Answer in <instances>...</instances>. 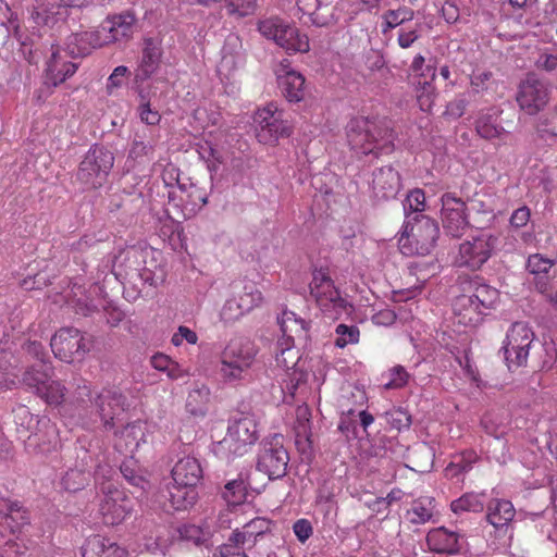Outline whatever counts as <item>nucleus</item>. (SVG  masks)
Segmentation results:
<instances>
[{
	"instance_id": "obj_1",
	"label": "nucleus",
	"mask_w": 557,
	"mask_h": 557,
	"mask_svg": "<svg viewBox=\"0 0 557 557\" xmlns=\"http://www.w3.org/2000/svg\"><path fill=\"white\" fill-rule=\"evenodd\" d=\"M499 301L497 288L479 281H471L468 288L453 302L455 322L465 327H475L496 308Z\"/></svg>"
},
{
	"instance_id": "obj_2",
	"label": "nucleus",
	"mask_w": 557,
	"mask_h": 557,
	"mask_svg": "<svg viewBox=\"0 0 557 557\" xmlns=\"http://www.w3.org/2000/svg\"><path fill=\"white\" fill-rule=\"evenodd\" d=\"M346 135L348 145L356 153L377 158L394 151V132L382 122L354 117L346 126Z\"/></svg>"
},
{
	"instance_id": "obj_3",
	"label": "nucleus",
	"mask_w": 557,
	"mask_h": 557,
	"mask_svg": "<svg viewBox=\"0 0 557 557\" xmlns=\"http://www.w3.org/2000/svg\"><path fill=\"white\" fill-rule=\"evenodd\" d=\"M438 235L440 228L435 220L417 214L412 221H406L398 246L405 256H426L435 247Z\"/></svg>"
},
{
	"instance_id": "obj_4",
	"label": "nucleus",
	"mask_w": 557,
	"mask_h": 557,
	"mask_svg": "<svg viewBox=\"0 0 557 557\" xmlns=\"http://www.w3.org/2000/svg\"><path fill=\"white\" fill-rule=\"evenodd\" d=\"M257 354L258 348L251 339L246 337L231 339L220 355L219 373L223 381L243 380Z\"/></svg>"
},
{
	"instance_id": "obj_5",
	"label": "nucleus",
	"mask_w": 557,
	"mask_h": 557,
	"mask_svg": "<svg viewBox=\"0 0 557 557\" xmlns=\"http://www.w3.org/2000/svg\"><path fill=\"white\" fill-rule=\"evenodd\" d=\"M498 242V236L487 231L470 235L459 244L454 258L455 265L471 271L480 270L495 255Z\"/></svg>"
},
{
	"instance_id": "obj_6",
	"label": "nucleus",
	"mask_w": 557,
	"mask_h": 557,
	"mask_svg": "<svg viewBox=\"0 0 557 557\" xmlns=\"http://www.w3.org/2000/svg\"><path fill=\"white\" fill-rule=\"evenodd\" d=\"M113 164V153L103 146L94 145L81 161L76 180L86 190L101 188L107 183Z\"/></svg>"
},
{
	"instance_id": "obj_7",
	"label": "nucleus",
	"mask_w": 557,
	"mask_h": 557,
	"mask_svg": "<svg viewBox=\"0 0 557 557\" xmlns=\"http://www.w3.org/2000/svg\"><path fill=\"white\" fill-rule=\"evenodd\" d=\"M255 123L256 137L263 145L275 146L280 139L288 138L294 133L293 123L275 102L259 108L255 114Z\"/></svg>"
},
{
	"instance_id": "obj_8",
	"label": "nucleus",
	"mask_w": 557,
	"mask_h": 557,
	"mask_svg": "<svg viewBox=\"0 0 557 557\" xmlns=\"http://www.w3.org/2000/svg\"><path fill=\"white\" fill-rule=\"evenodd\" d=\"M258 29L263 37L273 40L288 54L306 53L310 50L307 34L301 33L295 25L280 17H269L260 21Z\"/></svg>"
},
{
	"instance_id": "obj_9",
	"label": "nucleus",
	"mask_w": 557,
	"mask_h": 557,
	"mask_svg": "<svg viewBox=\"0 0 557 557\" xmlns=\"http://www.w3.org/2000/svg\"><path fill=\"white\" fill-rule=\"evenodd\" d=\"M259 440L258 422L252 413H240L228 426L221 445L233 456H244Z\"/></svg>"
},
{
	"instance_id": "obj_10",
	"label": "nucleus",
	"mask_w": 557,
	"mask_h": 557,
	"mask_svg": "<svg viewBox=\"0 0 557 557\" xmlns=\"http://www.w3.org/2000/svg\"><path fill=\"white\" fill-rule=\"evenodd\" d=\"M100 491L102 498L98 512L104 525L115 527L131 517L134 502L125 491L120 490L112 482L102 483Z\"/></svg>"
},
{
	"instance_id": "obj_11",
	"label": "nucleus",
	"mask_w": 557,
	"mask_h": 557,
	"mask_svg": "<svg viewBox=\"0 0 557 557\" xmlns=\"http://www.w3.org/2000/svg\"><path fill=\"white\" fill-rule=\"evenodd\" d=\"M309 287L311 296L324 313L336 319L346 312L348 302L341 296L326 270H315Z\"/></svg>"
},
{
	"instance_id": "obj_12",
	"label": "nucleus",
	"mask_w": 557,
	"mask_h": 557,
	"mask_svg": "<svg viewBox=\"0 0 557 557\" xmlns=\"http://www.w3.org/2000/svg\"><path fill=\"white\" fill-rule=\"evenodd\" d=\"M533 343L534 333L525 323L516 322L509 327L503 350L507 367L510 371L527 366Z\"/></svg>"
},
{
	"instance_id": "obj_13",
	"label": "nucleus",
	"mask_w": 557,
	"mask_h": 557,
	"mask_svg": "<svg viewBox=\"0 0 557 557\" xmlns=\"http://www.w3.org/2000/svg\"><path fill=\"white\" fill-rule=\"evenodd\" d=\"M55 358L64 362H73L84 358L90 346L79 330L75 327L60 329L50 341Z\"/></svg>"
},
{
	"instance_id": "obj_14",
	"label": "nucleus",
	"mask_w": 557,
	"mask_h": 557,
	"mask_svg": "<svg viewBox=\"0 0 557 557\" xmlns=\"http://www.w3.org/2000/svg\"><path fill=\"white\" fill-rule=\"evenodd\" d=\"M283 441L282 435L275 434L264 442L258 456V469L268 474L271 480L283 478L287 472L289 455Z\"/></svg>"
},
{
	"instance_id": "obj_15",
	"label": "nucleus",
	"mask_w": 557,
	"mask_h": 557,
	"mask_svg": "<svg viewBox=\"0 0 557 557\" xmlns=\"http://www.w3.org/2000/svg\"><path fill=\"white\" fill-rule=\"evenodd\" d=\"M516 99L523 111L534 115L542 111L549 101L548 86L536 74L529 73L520 83Z\"/></svg>"
},
{
	"instance_id": "obj_16",
	"label": "nucleus",
	"mask_w": 557,
	"mask_h": 557,
	"mask_svg": "<svg viewBox=\"0 0 557 557\" xmlns=\"http://www.w3.org/2000/svg\"><path fill=\"white\" fill-rule=\"evenodd\" d=\"M441 202V220L444 231L453 237L462 236L470 225L466 202L451 193L442 195Z\"/></svg>"
},
{
	"instance_id": "obj_17",
	"label": "nucleus",
	"mask_w": 557,
	"mask_h": 557,
	"mask_svg": "<svg viewBox=\"0 0 557 557\" xmlns=\"http://www.w3.org/2000/svg\"><path fill=\"white\" fill-rule=\"evenodd\" d=\"M516 516V509L510 500L493 498L486 506L485 519L493 527L495 537L502 539L510 534L511 522Z\"/></svg>"
},
{
	"instance_id": "obj_18",
	"label": "nucleus",
	"mask_w": 557,
	"mask_h": 557,
	"mask_svg": "<svg viewBox=\"0 0 557 557\" xmlns=\"http://www.w3.org/2000/svg\"><path fill=\"white\" fill-rule=\"evenodd\" d=\"M556 260L547 258L542 253H532L525 262V270L533 276V284L536 290L543 295L552 289V284L556 276L554 269Z\"/></svg>"
},
{
	"instance_id": "obj_19",
	"label": "nucleus",
	"mask_w": 557,
	"mask_h": 557,
	"mask_svg": "<svg viewBox=\"0 0 557 557\" xmlns=\"http://www.w3.org/2000/svg\"><path fill=\"white\" fill-rule=\"evenodd\" d=\"M136 17L132 12L108 16L101 24L102 35L107 45L128 40L134 33Z\"/></svg>"
},
{
	"instance_id": "obj_20",
	"label": "nucleus",
	"mask_w": 557,
	"mask_h": 557,
	"mask_svg": "<svg viewBox=\"0 0 557 557\" xmlns=\"http://www.w3.org/2000/svg\"><path fill=\"white\" fill-rule=\"evenodd\" d=\"M400 187V175L392 166H382L373 172L371 189L376 198H394Z\"/></svg>"
},
{
	"instance_id": "obj_21",
	"label": "nucleus",
	"mask_w": 557,
	"mask_h": 557,
	"mask_svg": "<svg viewBox=\"0 0 557 557\" xmlns=\"http://www.w3.org/2000/svg\"><path fill=\"white\" fill-rule=\"evenodd\" d=\"M83 557H128V550L110 537L95 534L86 539Z\"/></svg>"
},
{
	"instance_id": "obj_22",
	"label": "nucleus",
	"mask_w": 557,
	"mask_h": 557,
	"mask_svg": "<svg viewBox=\"0 0 557 557\" xmlns=\"http://www.w3.org/2000/svg\"><path fill=\"white\" fill-rule=\"evenodd\" d=\"M100 25L90 30L72 34L67 39V50L73 57H85L94 49L106 46Z\"/></svg>"
},
{
	"instance_id": "obj_23",
	"label": "nucleus",
	"mask_w": 557,
	"mask_h": 557,
	"mask_svg": "<svg viewBox=\"0 0 557 557\" xmlns=\"http://www.w3.org/2000/svg\"><path fill=\"white\" fill-rule=\"evenodd\" d=\"M460 535L445 527L434 528L426 534L429 549L436 554L454 555L460 550Z\"/></svg>"
},
{
	"instance_id": "obj_24",
	"label": "nucleus",
	"mask_w": 557,
	"mask_h": 557,
	"mask_svg": "<svg viewBox=\"0 0 557 557\" xmlns=\"http://www.w3.org/2000/svg\"><path fill=\"white\" fill-rule=\"evenodd\" d=\"M0 516L3 524L7 525L12 534L21 533L22 529L29 524V513L17 502H11L7 498H0Z\"/></svg>"
},
{
	"instance_id": "obj_25",
	"label": "nucleus",
	"mask_w": 557,
	"mask_h": 557,
	"mask_svg": "<svg viewBox=\"0 0 557 557\" xmlns=\"http://www.w3.org/2000/svg\"><path fill=\"white\" fill-rule=\"evenodd\" d=\"M172 478L177 484L195 487L202 478L198 459L189 456L180 459L172 469Z\"/></svg>"
},
{
	"instance_id": "obj_26",
	"label": "nucleus",
	"mask_w": 557,
	"mask_h": 557,
	"mask_svg": "<svg viewBox=\"0 0 557 557\" xmlns=\"http://www.w3.org/2000/svg\"><path fill=\"white\" fill-rule=\"evenodd\" d=\"M270 529V521L262 517H256L243 525L242 530H235L230 542L236 547L255 545L256 539L264 534Z\"/></svg>"
},
{
	"instance_id": "obj_27",
	"label": "nucleus",
	"mask_w": 557,
	"mask_h": 557,
	"mask_svg": "<svg viewBox=\"0 0 557 557\" xmlns=\"http://www.w3.org/2000/svg\"><path fill=\"white\" fill-rule=\"evenodd\" d=\"M115 448L121 453L133 454L141 441H145V428L140 421L127 423L115 433Z\"/></svg>"
},
{
	"instance_id": "obj_28",
	"label": "nucleus",
	"mask_w": 557,
	"mask_h": 557,
	"mask_svg": "<svg viewBox=\"0 0 557 557\" xmlns=\"http://www.w3.org/2000/svg\"><path fill=\"white\" fill-rule=\"evenodd\" d=\"M162 496L169 502V504H163L165 510H186L195 504L197 493L195 487L183 486L174 482L166 488V494Z\"/></svg>"
},
{
	"instance_id": "obj_29",
	"label": "nucleus",
	"mask_w": 557,
	"mask_h": 557,
	"mask_svg": "<svg viewBox=\"0 0 557 557\" xmlns=\"http://www.w3.org/2000/svg\"><path fill=\"white\" fill-rule=\"evenodd\" d=\"M76 70V64L64 60L59 52L53 51L47 62L46 82L55 87L73 76Z\"/></svg>"
},
{
	"instance_id": "obj_30",
	"label": "nucleus",
	"mask_w": 557,
	"mask_h": 557,
	"mask_svg": "<svg viewBox=\"0 0 557 557\" xmlns=\"http://www.w3.org/2000/svg\"><path fill=\"white\" fill-rule=\"evenodd\" d=\"M210 403V388L206 384L196 383L187 394L185 409L195 418H203L209 411Z\"/></svg>"
},
{
	"instance_id": "obj_31",
	"label": "nucleus",
	"mask_w": 557,
	"mask_h": 557,
	"mask_svg": "<svg viewBox=\"0 0 557 557\" xmlns=\"http://www.w3.org/2000/svg\"><path fill=\"white\" fill-rule=\"evenodd\" d=\"M296 4L317 26H325L332 21V7L327 0H296Z\"/></svg>"
},
{
	"instance_id": "obj_32",
	"label": "nucleus",
	"mask_w": 557,
	"mask_h": 557,
	"mask_svg": "<svg viewBox=\"0 0 557 557\" xmlns=\"http://www.w3.org/2000/svg\"><path fill=\"white\" fill-rule=\"evenodd\" d=\"M122 405L123 396L116 392L103 391L98 395L96 406L98 407L99 414L106 429H111L114 425V416L117 410L121 409Z\"/></svg>"
},
{
	"instance_id": "obj_33",
	"label": "nucleus",
	"mask_w": 557,
	"mask_h": 557,
	"mask_svg": "<svg viewBox=\"0 0 557 557\" xmlns=\"http://www.w3.org/2000/svg\"><path fill=\"white\" fill-rule=\"evenodd\" d=\"M283 96L288 102H300L306 96V79L299 72L281 74L277 79Z\"/></svg>"
},
{
	"instance_id": "obj_34",
	"label": "nucleus",
	"mask_w": 557,
	"mask_h": 557,
	"mask_svg": "<svg viewBox=\"0 0 557 557\" xmlns=\"http://www.w3.org/2000/svg\"><path fill=\"white\" fill-rule=\"evenodd\" d=\"M54 376L51 362H42L28 367L22 376V382L35 394Z\"/></svg>"
},
{
	"instance_id": "obj_35",
	"label": "nucleus",
	"mask_w": 557,
	"mask_h": 557,
	"mask_svg": "<svg viewBox=\"0 0 557 557\" xmlns=\"http://www.w3.org/2000/svg\"><path fill=\"white\" fill-rule=\"evenodd\" d=\"M54 376L51 362H42L28 367L22 376V382L35 394Z\"/></svg>"
},
{
	"instance_id": "obj_36",
	"label": "nucleus",
	"mask_w": 557,
	"mask_h": 557,
	"mask_svg": "<svg viewBox=\"0 0 557 557\" xmlns=\"http://www.w3.org/2000/svg\"><path fill=\"white\" fill-rule=\"evenodd\" d=\"M65 8L64 0H35L32 17L37 25L50 26Z\"/></svg>"
},
{
	"instance_id": "obj_37",
	"label": "nucleus",
	"mask_w": 557,
	"mask_h": 557,
	"mask_svg": "<svg viewBox=\"0 0 557 557\" xmlns=\"http://www.w3.org/2000/svg\"><path fill=\"white\" fill-rule=\"evenodd\" d=\"M435 512V499L431 496H421L414 499L405 513L406 520L411 524H424L432 520Z\"/></svg>"
},
{
	"instance_id": "obj_38",
	"label": "nucleus",
	"mask_w": 557,
	"mask_h": 557,
	"mask_svg": "<svg viewBox=\"0 0 557 557\" xmlns=\"http://www.w3.org/2000/svg\"><path fill=\"white\" fill-rule=\"evenodd\" d=\"M281 331L283 333V341L287 345H294L295 337H302L306 335V322L297 318L293 311H283L281 318H278Z\"/></svg>"
},
{
	"instance_id": "obj_39",
	"label": "nucleus",
	"mask_w": 557,
	"mask_h": 557,
	"mask_svg": "<svg viewBox=\"0 0 557 557\" xmlns=\"http://www.w3.org/2000/svg\"><path fill=\"white\" fill-rule=\"evenodd\" d=\"M160 58V49L148 44L143 50L141 60L136 70V81L144 82L154 74L159 67Z\"/></svg>"
},
{
	"instance_id": "obj_40",
	"label": "nucleus",
	"mask_w": 557,
	"mask_h": 557,
	"mask_svg": "<svg viewBox=\"0 0 557 557\" xmlns=\"http://www.w3.org/2000/svg\"><path fill=\"white\" fill-rule=\"evenodd\" d=\"M150 362L156 370L165 372L171 380H180L190 375L188 369L183 368L178 362L164 354L153 355Z\"/></svg>"
},
{
	"instance_id": "obj_41",
	"label": "nucleus",
	"mask_w": 557,
	"mask_h": 557,
	"mask_svg": "<svg viewBox=\"0 0 557 557\" xmlns=\"http://www.w3.org/2000/svg\"><path fill=\"white\" fill-rule=\"evenodd\" d=\"M248 487L247 479L240 473L236 479L225 484L222 497L228 505H240L247 498Z\"/></svg>"
},
{
	"instance_id": "obj_42",
	"label": "nucleus",
	"mask_w": 557,
	"mask_h": 557,
	"mask_svg": "<svg viewBox=\"0 0 557 557\" xmlns=\"http://www.w3.org/2000/svg\"><path fill=\"white\" fill-rule=\"evenodd\" d=\"M413 17L414 11L406 5H401L395 10H387L382 14V33L385 35L397 26L412 21Z\"/></svg>"
},
{
	"instance_id": "obj_43",
	"label": "nucleus",
	"mask_w": 557,
	"mask_h": 557,
	"mask_svg": "<svg viewBox=\"0 0 557 557\" xmlns=\"http://www.w3.org/2000/svg\"><path fill=\"white\" fill-rule=\"evenodd\" d=\"M484 493H466L450 504V509L455 513L473 511L479 512L484 508Z\"/></svg>"
},
{
	"instance_id": "obj_44",
	"label": "nucleus",
	"mask_w": 557,
	"mask_h": 557,
	"mask_svg": "<svg viewBox=\"0 0 557 557\" xmlns=\"http://www.w3.org/2000/svg\"><path fill=\"white\" fill-rule=\"evenodd\" d=\"M66 387L59 380H50L36 394L49 406H60L65 400Z\"/></svg>"
},
{
	"instance_id": "obj_45",
	"label": "nucleus",
	"mask_w": 557,
	"mask_h": 557,
	"mask_svg": "<svg viewBox=\"0 0 557 557\" xmlns=\"http://www.w3.org/2000/svg\"><path fill=\"white\" fill-rule=\"evenodd\" d=\"M475 129L482 138L487 140L500 138L506 134L505 128L497 123V119L490 114L481 115L476 120Z\"/></svg>"
},
{
	"instance_id": "obj_46",
	"label": "nucleus",
	"mask_w": 557,
	"mask_h": 557,
	"mask_svg": "<svg viewBox=\"0 0 557 557\" xmlns=\"http://www.w3.org/2000/svg\"><path fill=\"white\" fill-rule=\"evenodd\" d=\"M89 481V472L83 469H70L63 475L61 484L65 491L75 493L87 486Z\"/></svg>"
},
{
	"instance_id": "obj_47",
	"label": "nucleus",
	"mask_w": 557,
	"mask_h": 557,
	"mask_svg": "<svg viewBox=\"0 0 557 557\" xmlns=\"http://www.w3.org/2000/svg\"><path fill=\"white\" fill-rule=\"evenodd\" d=\"M263 296L261 290L253 284L245 285L243 294L239 295V307L245 313L262 304Z\"/></svg>"
},
{
	"instance_id": "obj_48",
	"label": "nucleus",
	"mask_w": 557,
	"mask_h": 557,
	"mask_svg": "<svg viewBox=\"0 0 557 557\" xmlns=\"http://www.w3.org/2000/svg\"><path fill=\"white\" fill-rule=\"evenodd\" d=\"M455 458L456 460L451 461L446 468V472L453 473L454 475L469 471L472 465L478 461L479 456L474 450L469 449L462 451Z\"/></svg>"
},
{
	"instance_id": "obj_49",
	"label": "nucleus",
	"mask_w": 557,
	"mask_h": 557,
	"mask_svg": "<svg viewBox=\"0 0 557 557\" xmlns=\"http://www.w3.org/2000/svg\"><path fill=\"white\" fill-rule=\"evenodd\" d=\"M337 335L335 346L345 348L347 345L359 343L360 331L356 325L338 324L335 329Z\"/></svg>"
},
{
	"instance_id": "obj_50",
	"label": "nucleus",
	"mask_w": 557,
	"mask_h": 557,
	"mask_svg": "<svg viewBox=\"0 0 557 557\" xmlns=\"http://www.w3.org/2000/svg\"><path fill=\"white\" fill-rule=\"evenodd\" d=\"M481 426L484 432L495 438H502L506 434V425L500 417L494 412H486L481 419Z\"/></svg>"
},
{
	"instance_id": "obj_51",
	"label": "nucleus",
	"mask_w": 557,
	"mask_h": 557,
	"mask_svg": "<svg viewBox=\"0 0 557 557\" xmlns=\"http://www.w3.org/2000/svg\"><path fill=\"white\" fill-rule=\"evenodd\" d=\"M404 210L409 216L410 213H420L425 210V194L422 189L416 188L407 195L404 201Z\"/></svg>"
},
{
	"instance_id": "obj_52",
	"label": "nucleus",
	"mask_w": 557,
	"mask_h": 557,
	"mask_svg": "<svg viewBox=\"0 0 557 557\" xmlns=\"http://www.w3.org/2000/svg\"><path fill=\"white\" fill-rule=\"evenodd\" d=\"M388 381L384 383L385 389H398L407 385L409 373L403 366H395L387 372Z\"/></svg>"
},
{
	"instance_id": "obj_53",
	"label": "nucleus",
	"mask_w": 557,
	"mask_h": 557,
	"mask_svg": "<svg viewBox=\"0 0 557 557\" xmlns=\"http://www.w3.org/2000/svg\"><path fill=\"white\" fill-rule=\"evenodd\" d=\"M275 359L278 366L286 369L293 368L298 360L297 352L294 351V345H287L286 342H280Z\"/></svg>"
},
{
	"instance_id": "obj_54",
	"label": "nucleus",
	"mask_w": 557,
	"mask_h": 557,
	"mask_svg": "<svg viewBox=\"0 0 557 557\" xmlns=\"http://www.w3.org/2000/svg\"><path fill=\"white\" fill-rule=\"evenodd\" d=\"M419 85H422V91L417 96L420 109L429 112L432 110L436 97L435 87L428 81H420Z\"/></svg>"
},
{
	"instance_id": "obj_55",
	"label": "nucleus",
	"mask_w": 557,
	"mask_h": 557,
	"mask_svg": "<svg viewBox=\"0 0 557 557\" xmlns=\"http://www.w3.org/2000/svg\"><path fill=\"white\" fill-rule=\"evenodd\" d=\"M129 74L131 72L126 66H116L111 73V75L108 77L106 85L107 92L109 95L114 94L116 89L121 88L124 85L125 79L129 76Z\"/></svg>"
},
{
	"instance_id": "obj_56",
	"label": "nucleus",
	"mask_w": 557,
	"mask_h": 557,
	"mask_svg": "<svg viewBox=\"0 0 557 557\" xmlns=\"http://www.w3.org/2000/svg\"><path fill=\"white\" fill-rule=\"evenodd\" d=\"M425 59L421 54H417L411 63V71L413 74L420 76L424 81L433 82L436 75V70L432 65H424Z\"/></svg>"
},
{
	"instance_id": "obj_57",
	"label": "nucleus",
	"mask_w": 557,
	"mask_h": 557,
	"mask_svg": "<svg viewBox=\"0 0 557 557\" xmlns=\"http://www.w3.org/2000/svg\"><path fill=\"white\" fill-rule=\"evenodd\" d=\"M225 3L230 13H237L240 16L251 14L256 9V0H221Z\"/></svg>"
},
{
	"instance_id": "obj_58",
	"label": "nucleus",
	"mask_w": 557,
	"mask_h": 557,
	"mask_svg": "<svg viewBox=\"0 0 557 557\" xmlns=\"http://www.w3.org/2000/svg\"><path fill=\"white\" fill-rule=\"evenodd\" d=\"M245 314V311L239 307V301L236 298L227 299L221 309V319L228 323L236 321L242 315Z\"/></svg>"
},
{
	"instance_id": "obj_59",
	"label": "nucleus",
	"mask_w": 557,
	"mask_h": 557,
	"mask_svg": "<svg viewBox=\"0 0 557 557\" xmlns=\"http://www.w3.org/2000/svg\"><path fill=\"white\" fill-rule=\"evenodd\" d=\"M388 423L397 431L409 429L411 416L403 409H395L388 413Z\"/></svg>"
},
{
	"instance_id": "obj_60",
	"label": "nucleus",
	"mask_w": 557,
	"mask_h": 557,
	"mask_svg": "<svg viewBox=\"0 0 557 557\" xmlns=\"http://www.w3.org/2000/svg\"><path fill=\"white\" fill-rule=\"evenodd\" d=\"M293 532L297 540L305 544L313 534L312 523L305 518L298 519L293 524Z\"/></svg>"
},
{
	"instance_id": "obj_61",
	"label": "nucleus",
	"mask_w": 557,
	"mask_h": 557,
	"mask_svg": "<svg viewBox=\"0 0 557 557\" xmlns=\"http://www.w3.org/2000/svg\"><path fill=\"white\" fill-rule=\"evenodd\" d=\"M186 341L188 344L195 345L198 342V335L195 331L185 325L178 326L177 331L172 335L171 343L178 347Z\"/></svg>"
},
{
	"instance_id": "obj_62",
	"label": "nucleus",
	"mask_w": 557,
	"mask_h": 557,
	"mask_svg": "<svg viewBox=\"0 0 557 557\" xmlns=\"http://www.w3.org/2000/svg\"><path fill=\"white\" fill-rule=\"evenodd\" d=\"M23 350L35 358L38 363L48 362L46 360L47 352L41 342L39 341H27L23 345Z\"/></svg>"
},
{
	"instance_id": "obj_63",
	"label": "nucleus",
	"mask_w": 557,
	"mask_h": 557,
	"mask_svg": "<svg viewBox=\"0 0 557 557\" xmlns=\"http://www.w3.org/2000/svg\"><path fill=\"white\" fill-rule=\"evenodd\" d=\"M140 120L148 125H157L160 122L161 115L157 110L151 109L149 102H143L138 107Z\"/></svg>"
},
{
	"instance_id": "obj_64",
	"label": "nucleus",
	"mask_w": 557,
	"mask_h": 557,
	"mask_svg": "<svg viewBox=\"0 0 557 557\" xmlns=\"http://www.w3.org/2000/svg\"><path fill=\"white\" fill-rule=\"evenodd\" d=\"M531 218V210L527 206L516 209L510 216V225L516 228L523 227Z\"/></svg>"
}]
</instances>
